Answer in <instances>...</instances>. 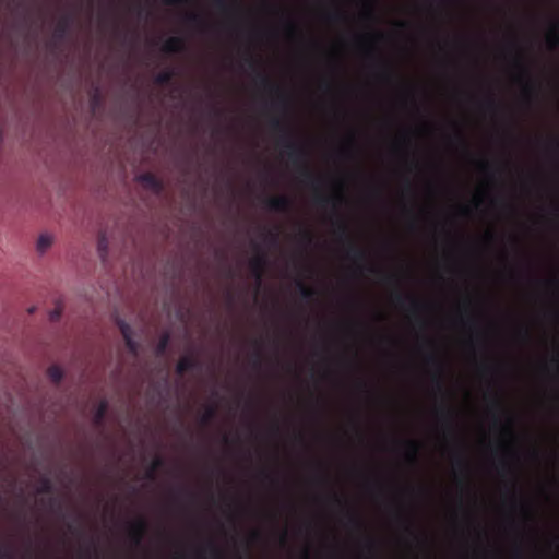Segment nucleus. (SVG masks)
<instances>
[{"label":"nucleus","instance_id":"0eeeda50","mask_svg":"<svg viewBox=\"0 0 559 559\" xmlns=\"http://www.w3.org/2000/svg\"><path fill=\"white\" fill-rule=\"evenodd\" d=\"M343 202V195L341 193L334 195H325L322 193H316L314 203L326 209L328 206L333 207V210L337 213L341 203Z\"/></svg>","mask_w":559,"mask_h":559},{"label":"nucleus","instance_id":"72a5a7b5","mask_svg":"<svg viewBox=\"0 0 559 559\" xmlns=\"http://www.w3.org/2000/svg\"><path fill=\"white\" fill-rule=\"evenodd\" d=\"M300 239L305 245H310L313 240L312 234L309 230H302L300 234Z\"/></svg>","mask_w":559,"mask_h":559},{"label":"nucleus","instance_id":"f704fd0d","mask_svg":"<svg viewBox=\"0 0 559 559\" xmlns=\"http://www.w3.org/2000/svg\"><path fill=\"white\" fill-rule=\"evenodd\" d=\"M404 100L405 102L409 100L414 106H416L414 95H413V88H411L409 86H406L404 90Z\"/></svg>","mask_w":559,"mask_h":559},{"label":"nucleus","instance_id":"1a4fd4ad","mask_svg":"<svg viewBox=\"0 0 559 559\" xmlns=\"http://www.w3.org/2000/svg\"><path fill=\"white\" fill-rule=\"evenodd\" d=\"M266 255L263 252H259L254 258L250 261V269L252 271L253 276L257 282L260 284L263 277L264 269L266 265Z\"/></svg>","mask_w":559,"mask_h":559},{"label":"nucleus","instance_id":"c85d7f7f","mask_svg":"<svg viewBox=\"0 0 559 559\" xmlns=\"http://www.w3.org/2000/svg\"><path fill=\"white\" fill-rule=\"evenodd\" d=\"M396 518L403 524L405 532L414 536L415 534L409 518L400 511L397 512Z\"/></svg>","mask_w":559,"mask_h":559},{"label":"nucleus","instance_id":"f257e3e1","mask_svg":"<svg viewBox=\"0 0 559 559\" xmlns=\"http://www.w3.org/2000/svg\"><path fill=\"white\" fill-rule=\"evenodd\" d=\"M270 126L273 131L282 133L278 143L285 148L292 164L299 169L301 182L311 187L313 190L319 191L322 187L323 179L322 177L314 175L308 167L307 148L293 139L290 129L282 119L277 117L272 118Z\"/></svg>","mask_w":559,"mask_h":559},{"label":"nucleus","instance_id":"7c9ffc66","mask_svg":"<svg viewBox=\"0 0 559 559\" xmlns=\"http://www.w3.org/2000/svg\"><path fill=\"white\" fill-rule=\"evenodd\" d=\"M186 21H187L189 24H191V25H193V26H198V27H200V26H203V25H204V21H203L202 16H201V15H199V14H195V13H190V14H188V15L186 16Z\"/></svg>","mask_w":559,"mask_h":559},{"label":"nucleus","instance_id":"a211bd4d","mask_svg":"<svg viewBox=\"0 0 559 559\" xmlns=\"http://www.w3.org/2000/svg\"><path fill=\"white\" fill-rule=\"evenodd\" d=\"M296 286L300 293V296L304 300L310 301L317 295V292L313 288L308 287L302 281H298Z\"/></svg>","mask_w":559,"mask_h":559},{"label":"nucleus","instance_id":"20e7f679","mask_svg":"<svg viewBox=\"0 0 559 559\" xmlns=\"http://www.w3.org/2000/svg\"><path fill=\"white\" fill-rule=\"evenodd\" d=\"M335 234L341 241L347 242L346 257L354 262H364L367 260V252L356 246L349 234L348 226L343 217L337 215L335 222Z\"/></svg>","mask_w":559,"mask_h":559},{"label":"nucleus","instance_id":"412c9836","mask_svg":"<svg viewBox=\"0 0 559 559\" xmlns=\"http://www.w3.org/2000/svg\"><path fill=\"white\" fill-rule=\"evenodd\" d=\"M174 75L175 73L173 70H165L155 76L154 82L157 85H167L171 82Z\"/></svg>","mask_w":559,"mask_h":559},{"label":"nucleus","instance_id":"a878e982","mask_svg":"<svg viewBox=\"0 0 559 559\" xmlns=\"http://www.w3.org/2000/svg\"><path fill=\"white\" fill-rule=\"evenodd\" d=\"M117 326L123 337V340L126 337H132L133 336V332H132V329L130 326L129 323H127L124 320L122 319H117Z\"/></svg>","mask_w":559,"mask_h":559},{"label":"nucleus","instance_id":"bb28decb","mask_svg":"<svg viewBox=\"0 0 559 559\" xmlns=\"http://www.w3.org/2000/svg\"><path fill=\"white\" fill-rule=\"evenodd\" d=\"M216 417V407L210 405L205 408V412L201 416V424L207 425Z\"/></svg>","mask_w":559,"mask_h":559},{"label":"nucleus","instance_id":"c756f323","mask_svg":"<svg viewBox=\"0 0 559 559\" xmlns=\"http://www.w3.org/2000/svg\"><path fill=\"white\" fill-rule=\"evenodd\" d=\"M126 347L128 350L133 355L136 356L139 354L140 345L136 341H134L132 337H126L124 340Z\"/></svg>","mask_w":559,"mask_h":559},{"label":"nucleus","instance_id":"37998d69","mask_svg":"<svg viewBox=\"0 0 559 559\" xmlns=\"http://www.w3.org/2000/svg\"><path fill=\"white\" fill-rule=\"evenodd\" d=\"M286 29L288 31V33H295L296 32V25L293 22H288L286 24Z\"/></svg>","mask_w":559,"mask_h":559},{"label":"nucleus","instance_id":"f03ea898","mask_svg":"<svg viewBox=\"0 0 559 559\" xmlns=\"http://www.w3.org/2000/svg\"><path fill=\"white\" fill-rule=\"evenodd\" d=\"M394 304L408 311L415 323L423 331V333L417 335V345L416 349L419 354H425V359L427 361L432 360V355L428 353L431 348V340L424 333L427 328V321L425 318V313L427 311V302L417 296L408 293H403L397 290L393 294Z\"/></svg>","mask_w":559,"mask_h":559},{"label":"nucleus","instance_id":"7ed1b4c3","mask_svg":"<svg viewBox=\"0 0 559 559\" xmlns=\"http://www.w3.org/2000/svg\"><path fill=\"white\" fill-rule=\"evenodd\" d=\"M246 61L249 64V67L253 71H255V73H257L255 81H257L258 85L262 90L275 95V100H274L273 105L276 107H280L281 109L286 111L289 106V97H288L287 93L284 92V90L280 85L273 83L271 81V79L269 78V75H266L264 72L259 70L260 66L255 58H253L251 55H249L248 58L246 59Z\"/></svg>","mask_w":559,"mask_h":559},{"label":"nucleus","instance_id":"5701e85b","mask_svg":"<svg viewBox=\"0 0 559 559\" xmlns=\"http://www.w3.org/2000/svg\"><path fill=\"white\" fill-rule=\"evenodd\" d=\"M53 491V485L49 477H41L39 479V486L37 488L38 493L49 495Z\"/></svg>","mask_w":559,"mask_h":559},{"label":"nucleus","instance_id":"a19ab883","mask_svg":"<svg viewBox=\"0 0 559 559\" xmlns=\"http://www.w3.org/2000/svg\"><path fill=\"white\" fill-rule=\"evenodd\" d=\"M405 190L411 194L414 192L413 183L408 178L405 179Z\"/></svg>","mask_w":559,"mask_h":559},{"label":"nucleus","instance_id":"58836bf2","mask_svg":"<svg viewBox=\"0 0 559 559\" xmlns=\"http://www.w3.org/2000/svg\"><path fill=\"white\" fill-rule=\"evenodd\" d=\"M61 316V310L56 308L53 311L50 312V320L57 321Z\"/></svg>","mask_w":559,"mask_h":559},{"label":"nucleus","instance_id":"2f4dec72","mask_svg":"<svg viewBox=\"0 0 559 559\" xmlns=\"http://www.w3.org/2000/svg\"><path fill=\"white\" fill-rule=\"evenodd\" d=\"M326 20L331 21V22H341V21H344L346 19V15L343 11L341 10H335L331 13H328L325 15Z\"/></svg>","mask_w":559,"mask_h":559},{"label":"nucleus","instance_id":"4468645a","mask_svg":"<svg viewBox=\"0 0 559 559\" xmlns=\"http://www.w3.org/2000/svg\"><path fill=\"white\" fill-rule=\"evenodd\" d=\"M71 17L69 15L62 16L59 22L57 23V26L53 32V37L57 40H62L66 35L69 32L70 25H71Z\"/></svg>","mask_w":559,"mask_h":559},{"label":"nucleus","instance_id":"b1692460","mask_svg":"<svg viewBox=\"0 0 559 559\" xmlns=\"http://www.w3.org/2000/svg\"><path fill=\"white\" fill-rule=\"evenodd\" d=\"M347 515H348L347 522L352 528L359 530V531L364 528V523L357 513L348 510Z\"/></svg>","mask_w":559,"mask_h":559},{"label":"nucleus","instance_id":"09e8293b","mask_svg":"<svg viewBox=\"0 0 559 559\" xmlns=\"http://www.w3.org/2000/svg\"><path fill=\"white\" fill-rule=\"evenodd\" d=\"M321 87L324 90V91H329L331 88V84L329 82H323L321 84Z\"/></svg>","mask_w":559,"mask_h":559},{"label":"nucleus","instance_id":"4c0bfd02","mask_svg":"<svg viewBox=\"0 0 559 559\" xmlns=\"http://www.w3.org/2000/svg\"><path fill=\"white\" fill-rule=\"evenodd\" d=\"M366 548L368 549V551L372 552L376 550V547H377V543L373 538H368L366 540V544H365Z\"/></svg>","mask_w":559,"mask_h":559},{"label":"nucleus","instance_id":"ddd939ff","mask_svg":"<svg viewBox=\"0 0 559 559\" xmlns=\"http://www.w3.org/2000/svg\"><path fill=\"white\" fill-rule=\"evenodd\" d=\"M379 71L377 73V78L379 81L384 83H392L396 78V73L392 66L385 61H381L378 64Z\"/></svg>","mask_w":559,"mask_h":559},{"label":"nucleus","instance_id":"f3484780","mask_svg":"<svg viewBox=\"0 0 559 559\" xmlns=\"http://www.w3.org/2000/svg\"><path fill=\"white\" fill-rule=\"evenodd\" d=\"M107 411H108V403L106 401H102L96 411H95V414H94V418H93V421L96 426H100L103 425L104 420H105V416L107 414Z\"/></svg>","mask_w":559,"mask_h":559},{"label":"nucleus","instance_id":"dca6fc26","mask_svg":"<svg viewBox=\"0 0 559 559\" xmlns=\"http://www.w3.org/2000/svg\"><path fill=\"white\" fill-rule=\"evenodd\" d=\"M206 552H209L210 557L213 559H221L223 557V551L213 542H209L206 547L200 548L198 556L204 557Z\"/></svg>","mask_w":559,"mask_h":559},{"label":"nucleus","instance_id":"79ce46f5","mask_svg":"<svg viewBox=\"0 0 559 559\" xmlns=\"http://www.w3.org/2000/svg\"><path fill=\"white\" fill-rule=\"evenodd\" d=\"M267 238L272 243H277L278 234L277 233H269Z\"/></svg>","mask_w":559,"mask_h":559},{"label":"nucleus","instance_id":"8fccbe9b","mask_svg":"<svg viewBox=\"0 0 559 559\" xmlns=\"http://www.w3.org/2000/svg\"><path fill=\"white\" fill-rule=\"evenodd\" d=\"M368 270H369L371 273H381V272H380V270H378V269H376V267H373V266H370Z\"/></svg>","mask_w":559,"mask_h":559},{"label":"nucleus","instance_id":"cd10ccee","mask_svg":"<svg viewBox=\"0 0 559 559\" xmlns=\"http://www.w3.org/2000/svg\"><path fill=\"white\" fill-rule=\"evenodd\" d=\"M97 250H98V254L99 257L105 260L106 255H107V250H108V241H107V238L105 235H99L98 237V241H97Z\"/></svg>","mask_w":559,"mask_h":559},{"label":"nucleus","instance_id":"5fc2aeb1","mask_svg":"<svg viewBox=\"0 0 559 559\" xmlns=\"http://www.w3.org/2000/svg\"><path fill=\"white\" fill-rule=\"evenodd\" d=\"M359 385H360L361 388H366V383H365V382H360V383H359Z\"/></svg>","mask_w":559,"mask_h":559},{"label":"nucleus","instance_id":"6e6552de","mask_svg":"<svg viewBox=\"0 0 559 559\" xmlns=\"http://www.w3.org/2000/svg\"><path fill=\"white\" fill-rule=\"evenodd\" d=\"M147 530V522L140 518L129 527V536L134 545H140Z\"/></svg>","mask_w":559,"mask_h":559},{"label":"nucleus","instance_id":"603ef678","mask_svg":"<svg viewBox=\"0 0 559 559\" xmlns=\"http://www.w3.org/2000/svg\"><path fill=\"white\" fill-rule=\"evenodd\" d=\"M333 501L341 503V499L336 495H333Z\"/></svg>","mask_w":559,"mask_h":559},{"label":"nucleus","instance_id":"473e14b6","mask_svg":"<svg viewBox=\"0 0 559 559\" xmlns=\"http://www.w3.org/2000/svg\"><path fill=\"white\" fill-rule=\"evenodd\" d=\"M402 141L405 147V155L408 157V147L412 144V136H411V130H404L402 134Z\"/></svg>","mask_w":559,"mask_h":559},{"label":"nucleus","instance_id":"de8ad7c7","mask_svg":"<svg viewBox=\"0 0 559 559\" xmlns=\"http://www.w3.org/2000/svg\"><path fill=\"white\" fill-rule=\"evenodd\" d=\"M404 491L409 493V495H413L415 492V488L412 487V486H407L404 488Z\"/></svg>","mask_w":559,"mask_h":559},{"label":"nucleus","instance_id":"9d476101","mask_svg":"<svg viewBox=\"0 0 559 559\" xmlns=\"http://www.w3.org/2000/svg\"><path fill=\"white\" fill-rule=\"evenodd\" d=\"M186 40L179 36L169 37L162 47V50L166 53H179L186 51Z\"/></svg>","mask_w":559,"mask_h":559},{"label":"nucleus","instance_id":"49530a36","mask_svg":"<svg viewBox=\"0 0 559 559\" xmlns=\"http://www.w3.org/2000/svg\"><path fill=\"white\" fill-rule=\"evenodd\" d=\"M261 537V534L257 531H254L252 534H251V539L252 540H259Z\"/></svg>","mask_w":559,"mask_h":559},{"label":"nucleus","instance_id":"ea45409f","mask_svg":"<svg viewBox=\"0 0 559 559\" xmlns=\"http://www.w3.org/2000/svg\"><path fill=\"white\" fill-rule=\"evenodd\" d=\"M165 2L170 5H182L188 3V0H165Z\"/></svg>","mask_w":559,"mask_h":559},{"label":"nucleus","instance_id":"aec40b11","mask_svg":"<svg viewBox=\"0 0 559 559\" xmlns=\"http://www.w3.org/2000/svg\"><path fill=\"white\" fill-rule=\"evenodd\" d=\"M47 376L53 383L59 384L63 379V371L59 366L52 365L47 369Z\"/></svg>","mask_w":559,"mask_h":559},{"label":"nucleus","instance_id":"f8f14e48","mask_svg":"<svg viewBox=\"0 0 559 559\" xmlns=\"http://www.w3.org/2000/svg\"><path fill=\"white\" fill-rule=\"evenodd\" d=\"M397 443L403 447L405 457L414 463L417 459L419 452V443L416 440L408 439L403 441H397Z\"/></svg>","mask_w":559,"mask_h":559},{"label":"nucleus","instance_id":"c03bdc74","mask_svg":"<svg viewBox=\"0 0 559 559\" xmlns=\"http://www.w3.org/2000/svg\"><path fill=\"white\" fill-rule=\"evenodd\" d=\"M384 280H385L386 282H394V283H396V282H397V277H396V275H393V274H386V275L384 276Z\"/></svg>","mask_w":559,"mask_h":559},{"label":"nucleus","instance_id":"c9c22d12","mask_svg":"<svg viewBox=\"0 0 559 559\" xmlns=\"http://www.w3.org/2000/svg\"><path fill=\"white\" fill-rule=\"evenodd\" d=\"M404 212L409 214L412 216V219H411V223H409V226L411 228H415L416 227V217L414 215V211H413V207L411 206H404Z\"/></svg>","mask_w":559,"mask_h":559},{"label":"nucleus","instance_id":"393cba45","mask_svg":"<svg viewBox=\"0 0 559 559\" xmlns=\"http://www.w3.org/2000/svg\"><path fill=\"white\" fill-rule=\"evenodd\" d=\"M52 245V238L49 235H40L37 241V250L45 252Z\"/></svg>","mask_w":559,"mask_h":559},{"label":"nucleus","instance_id":"13d9d810","mask_svg":"<svg viewBox=\"0 0 559 559\" xmlns=\"http://www.w3.org/2000/svg\"><path fill=\"white\" fill-rule=\"evenodd\" d=\"M324 479H325V478H324L323 476H320V477H319V480H320V481H323Z\"/></svg>","mask_w":559,"mask_h":559},{"label":"nucleus","instance_id":"a18cd8bd","mask_svg":"<svg viewBox=\"0 0 559 559\" xmlns=\"http://www.w3.org/2000/svg\"><path fill=\"white\" fill-rule=\"evenodd\" d=\"M365 15H366L368 19L373 17V11H372L371 7H369V8L366 10Z\"/></svg>","mask_w":559,"mask_h":559},{"label":"nucleus","instance_id":"e433bc0d","mask_svg":"<svg viewBox=\"0 0 559 559\" xmlns=\"http://www.w3.org/2000/svg\"><path fill=\"white\" fill-rule=\"evenodd\" d=\"M261 362H262V353H261L260 348H258L253 354V365H254V367L259 368V367H261Z\"/></svg>","mask_w":559,"mask_h":559},{"label":"nucleus","instance_id":"423d86ee","mask_svg":"<svg viewBox=\"0 0 559 559\" xmlns=\"http://www.w3.org/2000/svg\"><path fill=\"white\" fill-rule=\"evenodd\" d=\"M136 179L144 188L153 191L155 194H160L164 191L163 181L153 173L141 174Z\"/></svg>","mask_w":559,"mask_h":559},{"label":"nucleus","instance_id":"4d7b16f0","mask_svg":"<svg viewBox=\"0 0 559 559\" xmlns=\"http://www.w3.org/2000/svg\"><path fill=\"white\" fill-rule=\"evenodd\" d=\"M224 442H228L227 436H224Z\"/></svg>","mask_w":559,"mask_h":559},{"label":"nucleus","instance_id":"4be33fe9","mask_svg":"<svg viewBox=\"0 0 559 559\" xmlns=\"http://www.w3.org/2000/svg\"><path fill=\"white\" fill-rule=\"evenodd\" d=\"M169 342H170V335L168 333H164L159 337L158 343L156 345V355L157 356H163L166 353Z\"/></svg>","mask_w":559,"mask_h":559},{"label":"nucleus","instance_id":"bf43d9fd","mask_svg":"<svg viewBox=\"0 0 559 559\" xmlns=\"http://www.w3.org/2000/svg\"><path fill=\"white\" fill-rule=\"evenodd\" d=\"M215 112H216V115H218V116H221V114H222V111H221V110H216Z\"/></svg>","mask_w":559,"mask_h":559},{"label":"nucleus","instance_id":"2eb2a0df","mask_svg":"<svg viewBox=\"0 0 559 559\" xmlns=\"http://www.w3.org/2000/svg\"><path fill=\"white\" fill-rule=\"evenodd\" d=\"M215 8L225 15H231L238 12L239 8L227 0H212Z\"/></svg>","mask_w":559,"mask_h":559},{"label":"nucleus","instance_id":"6e6d98bb","mask_svg":"<svg viewBox=\"0 0 559 559\" xmlns=\"http://www.w3.org/2000/svg\"><path fill=\"white\" fill-rule=\"evenodd\" d=\"M376 37H377V38H382V37H383V35H382V34H377V35H376Z\"/></svg>","mask_w":559,"mask_h":559},{"label":"nucleus","instance_id":"3c124183","mask_svg":"<svg viewBox=\"0 0 559 559\" xmlns=\"http://www.w3.org/2000/svg\"><path fill=\"white\" fill-rule=\"evenodd\" d=\"M272 431H273L274 433H278V431H280V427H278V425H274V426L272 427Z\"/></svg>","mask_w":559,"mask_h":559},{"label":"nucleus","instance_id":"6ab92c4d","mask_svg":"<svg viewBox=\"0 0 559 559\" xmlns=\"http://www.w3.org/2000/svg\"><path fill=\"white\" fill-rule=\"evenodd\" d=\"M164 465H165L164 459H162L160 456H156L152 461L151 466H150V468L146 472V475H145L146 478L150 479V480H154L155 476H156L157 469L162 468Z\"/></svg>","mask_w":559,"mask_h":559},{"label":"nucleus","instance_id":"9b49d317","mask_svg":"<svg viewBox=\"0 0 559 559\" xmlns=\"http://www.w3.org/2000/svg\"><path fill=\"white\" fill-rule=\"evenodd\" d=\"M200 366V361L195 357L185 356L178 361L176 366V372L179 376H182L190 370L199 369Z\"/></svg>","mask_w":559,"mask_h":559},{"label":"nucleus","instance_id":"39448f33","mask_svg":"<svg viewBox=\"0 0 559 559\" xmlns=\"http://www.w3.org/2000/svg\"><path fill=\"white\" fill-rule=\"evenodd\" d=\"M265 206L273 212L289 213L293 209V201L286 195H277L266 199Z\"/></svg>","mask_w":559,"mask_h":559},{"label":"nucleus","instance_id":"864d4df0","mask_svg":"<svg viewBox=\"0 0 559 559\" xmlns=\"http://www.w3.org/2000/svg\"><path fill=\"white\" fill-rule=\"evenodd\" d=\"M262 475H263L264 478H271L270 477L271 475L267 472H265V471L262 472Z\"/></svg>","mask_w":559,"mask_h":559}]
</instances>
